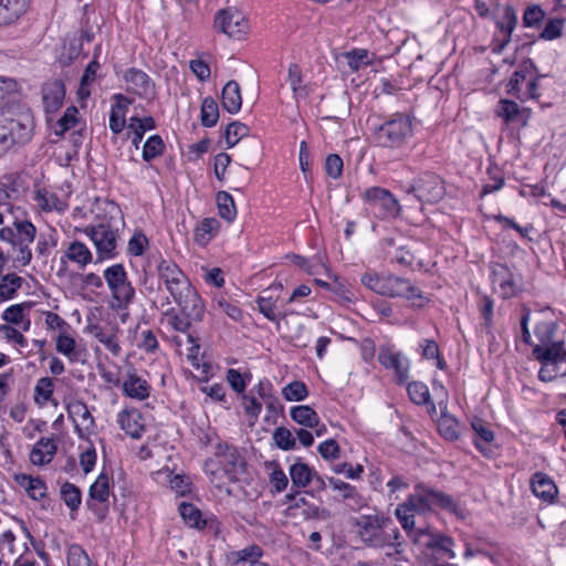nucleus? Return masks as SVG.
I'll return each mask as SVG.
<instances>
[{
  "mask_svg": "<svg viewBox=\"0 0 566 566\" xmlns=\"http://www.w3.org/2000/svg\"><path fill=\"white\" fill-rule=\"evenodd\" d=\"M558 324L555 321L539 322L535 326V336L539 344L533 347V356L542 364L538 378L552 381L566 377V349L563 340H554Z\"/></svg>",
  "mask_w": 566,
  "mask_h": 566,
  "instance_id": "1",
  "label": "nucleus"
},
{
  "mask_svg": "<svg viewBox=\"0 0 566 566\" xmlns=\"http://www.w3.org/2000/svg\"><path fill=\"white\" fill-rule=\"evenodd\" d=\"M7 191L0 190V241L8 242L12 250L17 252L13 262L21 266H27L32 261V251L29 244L36 238L35 226L27 219H19L12 216V207L9 202H2L8 199Z\"/></svg>",
  "mask_w": 566,
  "mask_h": 566,
  "instance_id": "2",
  "label": "nucleus"
},
{
  "mask_svg": "<svg viewBox=\"0 0 566 566\" xmlns=\"http://www.w3.org/2000/svg\"><path fill=\"white\" fill-rule=\"evenodd\" d=\"M35 122L31 108L21 101H9L0 107V151L31 142Z\"/></svg>",
  "mask_w": 566,
  "mask_h": 566,
  "instance_id": "3",
  "label": "nucleus"
},
{
  "mask_svg": "<svg viewBox=\"0 0 566 566\" xmlns=\"http://www.w3.org/2000/svg\"><path fill=\"white\" fill-rule=\"evenodd\" d=\"M361 284L378 295L390 298H405L410 302L412 310L423 308L429 304L430 297L426 295L410 280L395 274H379L368 271L360 277Z\"/></svg>",
  "mask_w": 566,
  "mask_h": 566,
  "instance_id": "4",
  "label": "nucleus"
},
{
  "mask_svg": "<svg viewBox=\"0 0 566 566\" xmlns=\"http://www.w3.org/2000/svg\"><path fill=\"white\" fill-rule=\"evenodd\" d=\"M413 136V125L410 115L401 112L394 113L376 126L373 137L377 146L399 149Z\"/></svg>",
  "mask_w": 566,
  "mask_h": 566,
  "instance_id": "5",
  "label": "nucleus"
},
{
  "mask_svg": "<svg viewBox=\"0 0 566 566\" xmlns=\"http://www.w3.org/2000/svg\"><path fill=\"white\" fill-rule=\"evenodd\" d=\"M124 226L123 217L104 218L96 224L84 228V233L93 241L96 249L95 263L114 259L117 255L119 229Z\"/></svg>",
  "mask_w": 566,
  "mask_h": 566,
  "instance_id": "6",
  "label": "nucleus"
},
{
  "mask_svg": "<svg viewBox=\"0 0 566 566\" xmlns=\"http://www.w3.org/2000/svg\"><path fill=\"white\" fill-rule=\"evenodd\" d=\"M164 284L182 315L196 321L203 319V301L185 272L179 273V276H175V279H169Z\"/></svg>",
  "mask_w": 566,
  "mask_h": 566,
  "instance_id": "7",
  "label": "nucleus"
},
{
  "mask_svg": "<svg viewBox=\"0 0 566 566\" xmlns=\"http://www.w3.org/2000/svg\"><path fill=\"white\" fill-rule=\"evenodd\" d=\"M164 284L182 315L196 321L203 319V301L185 272L179 273V276H175V279H169Z\"/></svg>",
  "mask_w": 566,
  "mask_h": 566,
  "instance_id": "8",
  "label": "nucleus"
},
{
  "mask_svg": "<svg viewBox=\"0 0 566 566\" xmlns=\"http://www.w3.org/2000/svg\"><path fill=\"white\" fill-rule=\"evenodd\" d=\"M164 284L182 315L196 321L203 319V301L185 272L179 273V276H175V279H169Z\"/></svg>",
  "mask_w": 566,
  "mask_h": 566,
  "instance_id": "9",
  "label": "nucleus"
},
{
  "mask_svg": "<svg viewBox=\"0 0 566 566\" xmlns=\"http://www.w3.org/2000/svg\"><path fill=\"white\" fill-rule=\"evenodd\" d=\"M103 276L112 294V308H128L135 298V289L128 281L125 266L122 263L113 264L104 270Z\"/></svg>",
  "mask_w": 566,
  "mask_h": 566,
  "instance_id": "10",
  "label": "nucleus"
},
{
  "mask_svg": "<svg viewBox=\"0 0 566 566\" xmlns=\"http://www.w3.org/2000/svg\"><path fill=\"white\" fill-rule=\"evenodd\" d=\"M367 209L379 220L396 219L401 207L398 199L386 188L374 186L360 193Z\"/></svg>",
  "mask_w": 566,
  "mask_h": 566,
  "instance_id": "11",
  "label": "nucleus"
},
{
  "mask_svg": "<svg viewBox=\"0 0 566 566\" xmlns=\"http://www.w3.org/2000/svg\"><path fill=\"white\" fill-rule=\"evenodd\" d=\"M392 521L389 516L382 514H368L361 515L354 521V526L357 527V534L361 542L373 548H384L391 544L385 537V530L391 524Z\"/></svg>",
  "mask_w": 566,
  "mask_h": 566,
  "instance_id": "12",
  "label": "nucleus"
},
{
  "mask_svg": "<svg viewBox=\"0 0 566 566\" xmlns=\"http://www.w3.org/2000/svg\"><path fill=\"white\" fill-rule=\"evenodd\" d=\"M407 193H412L421 203L433 205L442 200L446 195L444 181L436 172L424 171L412 180Z\"/></svg>",
  "mask_w": 566,
  "mask_h": 566,
  "instance_id": "13",
  "label": "nucleus"
},
{
  "mask_svg": "<svg viewBox=\"0 0 566 566\" xmlns=\"http://www.w3.org/2000/svg\"><path fill=\"white\" fill-rule=\"evenodd\" d=\"M213 28L230 38L241 40L248 31V21L243 13L235 8H226L217 11Z\"/></svg>",
  "mask_w": 566,
  "mask_h": 566,
  "instance_id": "14",
  "label": "nucleus"
},
{
  "mask_svg": "<svg viewBox=\"0 0 566 566\" xmlns=\"http://www.w3.org/2000/svg\"><path fill=\"white\" fill-rule=\"evenodd\" d=\"M214 455L222 459L224 472L231 482L240 481L241 475L247 472V461L238 451V448L228 442H218L214 448Z\"/></svg>",
  "mask_w": 566,
  "mask_h": 566,
  "instance_id": "15",
  "label": "nucleus"
},
{
  "mask_svg": "<svg viewBox=\"0 0 566 566\" xmlns=\"http://www.w3.org/2000/svg\"><path fill=\"white\" fill-rule=\"evenodd\" d=\"M493 300L488 295H482L478 302L480 313V323L476 328L480 345L488 347L489 352H493L495 337L493 335Z\"/></svg>",
  "mask_w": 566,
  "mask_h": 566,
  "instance_id": "16",
  "label": "nucleus"
},
{
  "mask_svg": "<svg viewBox=\"0 0 566 566\" xmlns=\"http://www.w3.org/2000/svg\"><path fill=\"white\" fill-rule=\"evenodd\" d=\"M123 78L129 84L126 90L128 93L135 94L142 98H147L156 94L155 82L140 69L134 66L128 67L124 72Z\"/></svg>",
  "mask_w": 566,
  "mask_h": 566,
  "instance_id": "17",
  "label": "nucleus"
},
{
  "mask_svg": "<svg viewBox=\"0 0 566 566\" xmlns=\"http://www.w3.org/2000/svg\"><path fill=\"white\" fill-rule=\"evenodd\" d=\"M109 497V476L105 472H101L95 482L88 489V499L86 505L88 510L94 512L99 521H103L107 513V507L98 509L94 501L106 503Z\"/></svg>",
  "mask_w": 566,
  "mask_h": 566,
  "instance_id": "18",
  "label": "nucleus"
},
{
  "mask_svg": "<svg viewBox=\"0 0 566 566\" xmlns=\"http://www.w3.org/2000/svg\"><path fill=\"white\" fill-rule=\"evenodd\" d=\"M32 0H0V28L17 25L29 12Z\"/></svg>",
  "mask_w": 566,
  "mask_h": 566,
  "instance_id": "19",
  "label": "nucleus"
},
{
  "mask_svg": "<svg viewBox=\"0 0 566 566\" xmlns=\"http://www.w3.org/2000/svg\"><path fill=\"white\" fill-rule=\"evenodd\" d=\"M378 361L386 369L395 373L398 384H406L409 378V361L400 353H394L388 347H381L378 353Z\"/></svg>",
  "mask_w": 566,
  "mask_h": 566,
  "instance_id": "20",
  "label": "nucleus"
},
{
  "mask_svg": "<svg viewBox=\"0 0 566 566\" xmlns=\"http://www.w3.org/2000/svg\"><path fill=\"white\" fill-rule=\"evenodd\" d=\"M60 261L61 268L57 271L59 276L63 275L66 271L67 261L76 263L80 269H84L93 261V254L85 243L75 240L69 244Z\"/></svg>",
  "mask_w": 566,
  "mask_h": 566,
  "instance_id": "21",
  "label": "nucleus"
},
{
  "mask_svg": "<svg viewBox=\"0 0 566 566\" xmlns=\"http://www.w3.org/2000/svg\"><path fill=\"white\" fill-rule=\"evenodd\" d=\"M122 390L124 396L143 401L150 396L151 387L146 379L137 374L134 367H130L122 384Z\"/></svg>",
  "mask_w": 566,
  "mask_h": 566,
  "instance_id": "22",
  "label": "nucleus"
},
{
  "mask_svg": "<svg viewBox=\"0 0 566 566\" xmlns=\"http://www.w3.org/2000/svg\"><path fill=\"white\" fill-rule=\"evenodd\" d=\"M328 485L339 493V497L337 501L348 502V505L352 510L357 511L366 505V500L364 496L357 491L355 485H352L338 478L328 476L327 478Z\"/></svg>",
  "mask_w": 566,
  "mask_h": 566,
  "instance_id": "23",
  "label": "nucleus"
},
{
  "mask_svg": "<svg viewBox=\"0 0 566 566\" xmlns=\"http://www.w3.org/2000/svg\"><path fill=\"white\" fill-rule=\"evenodd\" d=\"M65 85L62 80L48 81L42 86V99L46 113H55L63 105Z\"/></svg>",
  "mask_w": 566,
  "mask_h": 566,
  "instance_id": "24",
  "label": "nucleus"
},
{
  "mask_svg": "<svg viewBox=\"0 0 566 566\" xmlns=\"http://www.w3.org/2000/svg\"><path fill=\"white\" fill-rule=\"evenodd\" d=\"M437 495L439 490L418 483L415 485V493L409 494L407 500H411L418 514H426L437 507Z\"/></svg>",
  "mask_w": 566,
  "mask_h": 566,
  "instance_id": "25",
  "label": "nucleus"
},
{
  "mask_svg": "<svg viewBox=\"0 0 566 566\" xmlns=\"http://www.w3.org/2000/svg\"><path fill=\"white\" fill-rule=\"evenodd\" d=\"M178 512L184 522L191 528L203 530L207 526L218 527L219 522L216 517H203L201 511L192 503L180 502L178 505Z\"/></svg>",
  "mask_w": 566,
  "mask_h": 566,
  "instance_id": "26",
  "label": "nucleus"
},
{
  "mask_svg": "<svg viewBox=\"0 0 566 566\" xmlns=\"http://www.w3.org/2000/svg\"><path fill=\"white\" fill-rule=\"evenodd\" d=\"M536 71V66L531 60L522 61L513 71L509 81L505 83V91L509 95L515 96L518 99L520 93H523V84L527 76Z\"/></svg>",
  "mask_w": 566,
  "mask_h": 566,
  "instance_id": "27",
  "label": "nucleus"
},
{
  "mask_svg": "<svg viewBox=\"0 0 566 566\" xmlns=\"http://www.w3.org/2000/svg\"><path fill=\"white\" fill-rule=\"evenodd\" d=\"M531 489L536 497L547 503H552L558 494L555 482L543 472H536L532 475Z\"/></svg>",
  "mask_w": 566,
  "mask_h": 566,
  "instance_id": "28",
  "label": "nucleus"
},
{
  "mask_svg": "<svg viewBox=\"0 0 566 566\" xmlns=\"http://www.w3.org/2000/svg\"><path fill=\"white\" fill-rule=\"evenodd\" d=\"M143 415L137 408L124 409L118 413L120 428L134 439H139L144 431Z\"/></svg>",
  "mask_w": 566,
  "mask_h": 566,
  "instance_id": "29",
  "label": "nucleus"
},
{
  "mask_svg": "<svg viewBox=\"0 0 566 566\" xmlns=\"http://www.w3.org/2000/svg\"><path fill=\"white\" fill-rule=\"evenodd\" d=\"M501 108L497 111V117H502L507 124L526 125L530 113L526 108H521L517 103L510 99L500 101Z\"/></svg>",
  "mask_w": 566,
  "mask_h": 566,
  "instance_id": "30",
  "label": "nucleus"
},
{
  "mask_svg": "<svg viewBox=\"0 0 566 566\" xmlns=\"http://www.w3.org/2000/svg\"><path fill=\"white\" fill-rule=\"evenodd\" d=\"M472 429L474 430V444L476 449L486 458H492V442L494 440V433L492 430L485 427L482 419L475 418L472 421Z\"/></svg>",
  "mask_w": 566,
  "mask_h": 566,
  "instance_id": "31",
  "label": "nucleus"
},
{
  "mask_svg": "<svg viewBox=\"0 0 566 566\" xmlns=\"http://www.w3.org/2000/svg\"><path fill=\"white\" fill-rule=\"evenodd\" d=\"M221 104L229 114H237L242 106L240 85L237 81H229L222 88Z\"/></svg>",
  "mask_w": 566,
  "mask_h": 566,
  "instance_id": "32",
  "label": "nucleus"
},
{
  "mask_svg": "<svg viewBox=\"0 0 566 566\" xmlns=\"http://www.w3.org/2000/svg\"><path fill=\"white\" fill-rule=\"evenodd\" d=\"M316 470L308 464L302 462L298 458L295 463L290 467V476L292 486L297 489L307 488L315 476Z\"/></svg>",
  "mask_w": 566,
  "mask_h": 566,
  "instance_id": "33",
  "label": "nucleus"
},
{
  "mask_svg": "<svg viewBox=\"0 0 566 566\" xmlns=\"http://www.w3.org/2000/svg\"><path fill=\"white\" fill-rule=\"evenodd\" d=\"M517 12L516 10L506 4L502 14L501 22H497V31L504 34V39L502 41L497 40V53L507 44L510 41L511 33L517 25Z\"/></svg>",
  "mask_w": 566,
  "mask_h": 566,
  "instance_id": "34",
  "label": "nucleus"
},
{
  "mask_svg": "<svg viewBox=\"0 0 566 566\" xmlns=\"http://www.w3.org/2000/svg\"><path fill=\"white\" fill-rule=\"evenodd\" d=\"M56 350L66 356L72 363L84 361L82 356L86 355V349L77 348L75 339L65 333H60L56 337Z\"/></svg>",
  "mask_w": 566,
  "mask_h": 566,
  "instance_id": "35",
  "label": "nucleus"
},
{
  "mask_svg": "<svg viewBox=\"0 0 566 566\" xmlns=\"http://www.w3.org/2000/svg\"><path fill=\"white\" fill-rule=\"evenodd\" d=\"M263 554V549L259 545L252 544L240 551H232L228 553L226 560L231 566H237L241 563H248L250 565L251 563L260 559Z\"/></svg>",
  "mask_w": 566,
  "mask_h": 566,
  "instance_id": "36",
  "label": "nucleus"
},
{
  "mask_svg": "<svg viewBox=\"0 0 566 566\" xmlns=\"http://www.w3.org/2000/svg\"><path fill=\"white\" fill-rule=\"evenodd\" d=\"M290 416L293 421L306 428H316L319 423L317 412L307 405L294 406L290 410Z\"/></svg>",
  "mask_w": 566,
  "mask_h": 566,
  "instance_id": "37",
  "label": "nucleus"
},
{
  "mask_svg": "<svg viewBox=\"0 0 566 566\" xmlns=\"http://www.w3.org/2000/svg\"><path fill=\"white\" fill-rule=\"evenodd\" d=\"M24 280L15 273H7L0 279V302L9 301L15 297L18 291L22 287Z\"/></svg>",
  "mask_w": 566,
  "mask_h": 566,
  "instance_id": "38",
  "label": "nucleus"
},
{
  "mask_svg": "<svg viewBox=\"0 0 566 566\" xmlns=\"http://www.w3.org/2000/svg\"><path fill=\"white\" fill-rule=\"evenodd\" d=\"M391 261L412 271L421 270L424 266V262L417 259L416 253L408 245L398 247L391 256Z\"/></svg>",
  "mask_w": 566,
  "mask_h": 566,
  "instance_id": "39",
  "label": "nucleus"
},
{
  "mask_svg": "<svg viewBox=\"0 0 566 566\" xmlns=\"http://www.w3.org/2000/svg\"><path fill=\"white\" fill-rule=\"evenodd\" d=\"M417 513L415 504H411V500H405V502L397 505L395 510V516L399 521L403 531L409 534L415 530V514Z\"/></svg>",
  "mask_w": 566,
  "mask_h": 566,
  "instance_id": "40",
  "label": "nucleus"
},
{
  "mask_svg": "<svg viewBox=\"0 0 566 566\" xmlns=\"http://www.w3.org/2000/svg\"><path fill=\"white\" fill-rule=\"evenodd\" d=\"M219 221L216 218H205L195 229V241L199 245H207L217 234Z\"/></svg>",
  "mask_w": 566,
  "mask_h": 566,
  "instance_id": "41",
  "label": "nucleus"
},
{
  "mask_svg": "<svg viewBox=\"0 0 566 566\" xmlns=\"http://www.w3.org/2000/svg\"><path fill=\"white\" fill-rule=\"evenodd\" d=\"M219 119V107L216 99L207 96L202 99L200 109V122L203 127H213Z\"/></svg>",
  "mask_w": 566,
  "mask_h": 566,
  "instance_id": "42",
  "label": "nucleus"
},
{
  "mask_svg": "<svg viewBox=\"0 0 566 566\" xmlns=\"http://www.w3.org/2000/svg\"><path fill=\"white\" fill-rule=\"evenodd\" d=\"M255 303L260 313L271 322H277L279 318H285L290 314L289 312L277 313L276 300L272 296L259 295Z\"/></svg>",
  "mask_w": 566,
  "mask_h": 566,
  "instance_id": "43",
  "label": "nucleus"
},
{
  "mask_svg": "<svg viewBox=\"0 0 566 566\" xmlns=\"http://www.w3.org/2000/svg\"><path fill=\"white\" fill-rule=\"evenodd\" d=\"M219 216L228 222H231L237 217V209L232 196L224 191H218L216 196Z\"/></svg>",
  "mask_w": 566,
  "mask_h": 566,
  "instance_id": "44",
  "label": "nucleus"
},
{
  "mask_svg": "<svg viewBox=\"0 0 566 566\" xmlns=\"http://www.w3.org/2000/svg\"><path fill=\"white\" fill-rule=\"evenodd\" d=\"M352 72H358L361 67L373 64V57L366 49H354L344 53Z\"/></svg>",
  "mask_w": 566,
  "mask_h": 566,
  "instance_id": "45",
  "label": "nucleus"
},
{
  "mask_svg": "<svg viewBox=\"0 0 566 566\" xmlns=\"http://www.w3.org/2000/svg\"><path fill=\"white\" fill-rule=\"evenodd\" d=\"M61 499L65 505L76 512L82 503V492L78 486L71 482H64L60 490Z\"/></svg>",
  "mask_w": 566,
  "mask_h": 566,
  "instance_id": "46",
  "label": "nucleus"
},
{
  "mask_svg": "<svg viewBox=\"0 0 566 566\" xmlns=\"http://www.w3.org/2000/svg\"><path fill=\"white\" fill-rule=\"evenodd\" d=\"M166 150V145L159 135H151L143 146V159L147 163L160 157Z\"/></svg>",
  "mask_w": 566,
  "mask_h": 566,
  "instance_id": "47",
  "label": "nucleus"
},
{
  "mask_svg": "<svg viewBox=\"0 0 566 566\" xmlns=\"http://www.w3.org/2000/svg\"><path fill=\"white\" fill-rule=\"evenodd\" d=\"M249 133V126L239 120L228 124L223 134L227 148L234 147L243 137L248 136Z\"/></svg>",
  "mask_w": 566,
  "mask_h": 566,
  "instance_id": "48",
  "label": "nucleus"
},
{
  "mask_svg": "<svg viewBox=\"0 0 566 566\" xmlns=\"http://www.w3.org/2000/svg\"><path fill=\"white\" fill-rule=\"evenodd\" d=\"M53 388L54 382L53 379L50 377H42L40 378L34 387V402L43 407L49 401L53 400Z\"/></svg>",
  "mask_w": 566,
  "mask_h": 566,
  "instance_id": "49",
  "label": "nucleus"
},
{
  "mask_svg": "<svg viewBox=\"0 0 566 566\" xmlns=\"http://www.w3.org/2000/svg\"><path fill=\"white\" fill-rule=\"evenodd\" d=\"M31 307L32 302L13 304L3 311L2 319L7 322L9 325H20L23 323L25 313H28L31 310Z\"/></svg>",
  "mask_w": 566,
  "mask_h": 566,
  "instance_id": "50",
  "label": "nucleus"
},
{
  "mask_svg": "<svg viewBox=\"0 0 566 566\" xmlns=\"http://www.w3.org/2000/svg\"><path fill=\"white\" fill-rule=\"evenodd\" d=\"M77 114L78 109L74 105L69 106L63 116L56 122L54 134L62 137L69 129L74 127L78 122Z\"/></svg>",
  "mask_w": 566,
  "mask_h": 566,
  "instance_id": "51",
  "label": "nucleus"
},
{
  "mask_svg": "<svg viewBox=\"0 0 566 566\" xmlns=\"http://www.w3.org/2000/svg\"><path fill=\"white\" fill-rule=\"evenodd\" d=\"M164 315L171 328L180 333H187L190 329L192 322H197L195 318H190L182 314L179 315L172 307L167 310Z\"/></svg>",
  "mask_w": 566,
  "mask_h": 566,
  "instance_id": "52",
  "label": "nucleus"
},
{
  "mask_svg": "<svg viewBox=\"0 0 566 566\" xmlns=\"http://www.w3.org/2000/svg\"><path fill=\"white\" fill-rule=\"evenodd\" d=\"M157 275L160 282L165 283L169 279L179 276V273L184 272L180 266L172 260L159 258L156 265Z\"/></svg>",
  "mask_w": 566,
  "mask_h": 566,
  "instance_id": "53",
  "label": "nucleus"
},
{
  "mask_svg": "<svg viewBox=\"0 0 566 566\" xmlns=\"http://www.w3.org/2000/svg\"><path fill=\"white\" fill-rule=\"evenodd\" d=\"M437 507L457 517L463 518L464 517V510L462 509L459 501L453 499V496L439 491V495H437Z\"/></svg>",
  "mask_w": 566,
  "mask_h": 566,
  "instance_id": "54",
  "label": "nucleus"
},
{
  "mask_svg": "<svg viewBox=\"0 0 566 566\" xmlns=\"http://www.w3.org/2000/svg\"><path fill=\"white\" fill-rule=\"evenodd\" d=\"M282 395L287 401H303L308 396V389L305 382L294 380L282 389Z\"/></svg>",
  "mask_w": 566,
  "mask_h": 566,
  "instance_id": "55",
  "label": "nucleus"
},
{
  "mask_svg": "<svg viewBox=\"0 0 566 566\" xmlns=\"http://www.w3.org/2000/svg\"><path fill=\"white\" fill-rule=\"evenodd\" d=\"M275 446L284 451L294 450L296 448V440L290 429L285 427H277L272 434Z\"/></svg>",
  "mask_w": 566,
  "mask_h": 566,
  "instance_id": "56",
  "label": "nucleus"
},
{
  "mask_svg": "<svg viewBox=\"0 0 566 566\" xmlns=\"http://www.w3.org/2000/svg\"><path fill=\"white\" fill-rule=\"evenodd\" d=\"M67 566H91V558L80 544H71L66 554Z\"/></svg>",
  "mask_w": 566,
  "mask_h": 566,
  "instance_id": "57",
  "label": "nucleus"
},
{
  "mask_svg": "<svg viewBox=\"0 0 566 566\" xmlns=\"http://www.w3.org/2000/svg\"><path fill=\"white\" fill-rule=\"evenodd\" d=\"M545 18V11L539 4L527 6L523 12L522 22L525 28H538Z\"/></svg>",
  "mask_w": 566,
  "mask_h": 566,
  "instance_id": "58",
  "label": "nucleus"
},
{
  "mask_svg": "<svg viewBox=\"0 0 566 566\" xmlns=\"http://www.w3.org/2000/svg\"><path fill=\"white\" fill-rule=\"evenodd\" d=\"M409 398L416 405L429 403L430 391L426 384L421 381H411L407 386Z\"/></svg>",
  "mask_w": 566,
  "mask_h": 566,
  "instance_id": "59",
  "label": "nucleus"
},
{
  "mask_svg": "<svg viewBox=\"0 0 566 566\" xmlns=\"http://www.w3.org/2000/svg\"><path fill=\"white\" fill-rule=\"evenodd\" d=\"M67 412L70 418L74 419L77 417L85 428L88 430L91 426H94V418L92 417L87 406L83 401H74L67 406Z\"/></svg>",
  "mask_w": 566,
  "mask_h": 566,
  "instance_id": "60",
  "label": "nucleus"
},
{
  "mask_svg": "<svg viewBox=\"0 0 566 566\" xmlns=\"http://www.w3.org/2000/svg\"><path fill=\"white\" fill-rule=\"evenodd\" d=\"M251 373L241 374L238 369L230 368L227 371V381L238 394H245L248 382L251 380Z\"/></svg>",
  "mask_w": 566,
  "mask_h": 566,
  "instance_id": "61",
  "label": "nucleus"
},
{
  "mask_svg": "<svg viewBox=\"0 0 566 566\" xmlns=\"http://www.w3.org/2000/svg\"><path fill=\"white\" fill-rule=\"evenodd\" d=\"M440 434L449 440L455 441L459 438L458 422L453 417L447 416L444 412L441 415V419L438 422Z\"/></svg>",
  "mask_w": 566,
  "mask_h": 566,
  "instance_id": "62",
  "label": "nucleus"
},
{
  "mask_svg": "<svg viewBox=\"0 0 566 566\" xmlns=\"http://www.w3.org/2000/svg\"><path fill=\"white\" fill-rule=\"evenodd\" d=\"M269 468L272 469L270 474V482L275 489L276 492H283L289 484V479L284 471L281 469L280 464L276 461H271L266 463Z\"/></svg>",
  "mask_w": 566,
  "mask_h": 566,
  "instance_id": "63",
  "label": "nucleus"
},
{
  "mask_svg": "<svg viewBox=\"0 0 566 566\" xmlns=\"http://www.w3.org/2000/svg\"><path fill=\"white\" fill-rule=\"evenodd\" d=\"M563 28H564V20L554 18L549 19L545 27L543 28L542 32L539 33V39L552 41L557 38H560L563 34Z\"/></svg>",
  "mask_w": 566,
  "mask_h": 566,
  "instance_id": "64",
  "label": "nucleus"
}]
</instances>
